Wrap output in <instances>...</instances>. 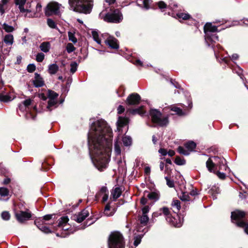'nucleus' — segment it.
<instances>
[{"instance_id": "nucleus-1", "label": "nucleus", "mask_w": 248, "mask_h": 248, "mask_svg": "<svg viewBox=\"0 0 248 248\" xmlns=\"http://www.w3.org/2000/svg\"><path fill=\"white\" fill-rule=\"evenodd\" d=\"M112 132L106 121L93 122L88 135L90 154L93 163L100 170L106 168L109 161Z\"/></svg>"}, {"instance_id": "nucleus-2", "label": "nucleus", "mask_w": 248, "mask_h": 248, "mask_svg": "<svg viewBox=\"0 0 248 248\" xmlns=\"http://www.w3.org/2000/svg\"><path fill=\"white\" fill-rule=\"evenodd\" d=\"M70 9L85 14H90L93 5V0H68Z\"/></svg>"}, {"instance_id": "nucleus-3", "label": "nucleus", "mask_w": 248, "mask_h": 248, "mask_svg": "<svg viewBox=\"0 0 248 248\" xmlns=\"http://www.w3.org/2000/svg\"><path fill=\"white\" fill-rule=\"evenodd\" d=\"M206 167L210 172H215L217 169L229 171L226 165V161L223 157L217 156L209 158L206 162Z\"/></svg>"}, {"instance_id": "nucleus-4", "label": "nucleus", "mask_w": 248, "mask_h": 248, "mask_svg": "<svg viewBox=\"0 0 248 248\" xmlns=\"http://www.w3.org/2000/svg\"><path fill=\"white\" fill-rule=\"evenodd\" d=\"M158 6L159 9L162 10L164 8H167V5L162 1L158 2ZM177 7V4L173 1L170 2L168 6V9L173 11L171 13L168 12V15L174 17L178 18V19H182L183 20H186L189 19L190 17V15L188 14L183 13H176V10L175 9Z\"/></svg>"}, {"instance_id": "nucleus-5", "label": "nucleus", "mask_w": 248, "mask_h": 248, "mask_svg": "<svg viewBox=\"0 0 248 248\" xmlns=\"http://www.w3.org/2000/svg\"><path fill=\"white\" fill-rule=\"evenodd\" d=\"M99 17L106 22L115 23H120L123 18L122 13L118 9L114 10L111 13H105L102 11L100 13Z\"/></svg>"}, {"instance_id": "nucleus-6", "label": "nucleus", "mask_w": 248, "mask_h": 248, "mask_svg": "<svg viewBox=\"0 0 248 248\" xmlns=\"http://www.w3.org/2000/svg\"><path fill=\"white\" fill-rule=\"evenodd\" d=\"M245 215L244 211L235 210L232 212L231 219L232 222L238 227H245V232L248 234V223L246 224L244 219Z\"/></svg>"}, {"instance_id": "nucleus-7", "label": "nucleus", "mask_w": 248, "mask_h": 248, "mask_svg": "<svg viewBox=\"0 0 248 248\" xmlns=\"http://www.w3.org/2000/svg\"><path fill=\"white\" fill-rule=\"evenodd\" d=\"M108 248H124V238L119 232H112L108 240Z\"/></svg>"}, {"instance_id": "nucleus-8", "label": "nucleus", "mask_w": 248, "mask_h": 248, "mask_svg": "<svg viewBox=\"0 0 248 248\" xmlns=\"http://www.w3.org/2000/svg\"><path fill=\"white\" fill-rule=\"evenodd\" d=\"M150 116L152 121L159 126H166L169 124L168 116H162L160 111L156 109H151Z\"/></svg>"}, {"instance_id": "nucleus-9", "label": "nucleus", "mask_w": 248, "mask_h": 248, "mask_svg": "<svg viewBox=\"0 0 248 248\" xmlns=\"http://www.w3.org/2000/svg\"><path fill=\"white\" fill-rule=\"evenodd\" d=\"M160 211L162 212L163 214L165 216L166 220L170 225L175 227H180L182 226V223L178 216L176 215L175 217H172L170 214L168 208L163 207L160 208Z\"/></svg>"}, {"instance_id": "nucleus-10", "label": "nucleus", "mask_w": 248, "mask_h": 248, "mask_svg": "<svg viewBox=\"0 0 248 248\" xmlns=\"http://www.w3.org/2000/svg\"><path fill=\"white\" fill-rule=\"evenodd\" d=\"M32 101L33 100L30 98L27 99L19 104L18 108L22 111H29L26 115L27 119L34 120L35 115L33 114L30 109V106L32 104Z\"/></svg>"}, {"instance_id": "nucleus-11", "label": "nucleus", "mask_w": 248, "mask_h": 248, "mask_svg": "<svg viewBox=\"0 0 248 248\" xmlns=\"http://www.w3.org/2000/svg\"><path fill=\"white\" fill-rule=\"evenodd\" d=\"M62 6L61 4L57 2H50L46 8L45 14L47 16L59 15L60 13V9Z\"/></svg>"}, {"instance_id": "nucleus-12", "label": "nucleus", "mask_w": 248, "mask_h": 248, "mask_svg": "<svg viewBox=\"0 0 248 248\" xmlns=\"http://www.w3.org/2000/svg\"><path fill=\"white\" fill-rule=\"evenodd\" d=\"M184 146L186 149L182 146H179L177 149V151L179 153L181 154L187 155H189L191 152L194 150L196 148V144L194 141H189L186 143L184 144Z\"/></svg>"}, {"instance_id": "nucleus-13", "label": "nucleus", "mask_w": 248, "mask_h": 248, "mask_svg": "<svg viewBox=\"0 0 248 248\" xmlns=\"http://www.w3.org/2000/svg\"><path fill=\"white\" fill-rule=\"evenodd\" d=\"M150 209V208L149 206H144L141 209L142 214L138 216V220L142 226H146L149 222V218L147 214L149 213Z\"/></svg>"}, {"instance_id": "nucleus-14", "label": "nucleus", "mask_w": 248, "mask_h": 248, "mask_svg": "<svg viewBox=\"0 0 248 248\" xmlns=\"http://www.w3.org/2000/svg\"><path fill=\"white\" fill-rule=\"evenodd\" d=\"M140 96L139 94L133 93L127 97L126 100V104L128 106L136 105L140 103Z\"/></svg>"}, {"instance_id": "nucleus-15", "label": "nucleus", "mask_w": 248, "mask_h": 248, "mask_svg": "<svg viewBox=\"0 0 248 248\" xmlns=\"http://www.w3.org/2000/svg\"><path fill=\"white\" fill-rule=\"evenodd\" d=\"M15 216L18 222L23 223L25 221L29 220L31 217V214L27 210L26 211H20L19 213H16Z\"/></svg>"}, {"instance_id": "nucleus-16", "label": "nucleus", "mask_w": 248, "mask_h": 248, "mask_svg": "<svg viewBox=\"0 0 248 248\" xmlns=\"http://www.w3.org/2000/svg\"><path fill=\"white\" fill-rule=\"evenodd\" d=\"M68 221L69 218L67 216L61 217L58 220V227L64 231L68 230L70 227V225L68 223Z\"/></svg>"}, {"instance_id": "nucleus-17", "label": "nucleus", "mask_w": 248, "mask_h": 248, "mask_svg": "<svg viewBox=\"0 0 248 248\" xmlns=\"http://www.w3.org/2000/svg\"><path fill=\"white\" fill-rule=\"evenodd\" d=\"M89 215V213L86 209L83 210L78 215H75L73 216V219L78 223L83 221Z\"/></svg>"}, {"instance_id": "nucleus-18", "label": "nucleus", "mask_w": 248, "mask_h": 248, "mask_svg": "<svg viewBox=\"0 0 248 248\" xmlns=\"http://www.w3.org/2000/svg\"><path fill=\"white\" fill-rule=\"evenodd\" d=\"M34 223L42 232L45 233H49L51 232L49 228L46 226L47 223H44L43 220L36 219L34 220Z\"/></svg>"}, {"instance_id": "nucleus-19", "label": "nucleus", "mask_w": 248, "mask_h": 248, "mask_svg": "<svg viewBox=\"0 0 248 248\" xmlns=\"http://www.w3.org/2000/svg\"><path fill=\"white\" fill-rule=\"evenodd\" d=\"M205 40L206 44L208 46H211L210 43L216 42L218 40V38L215 32L211 33L208 32V33H206V34H205Z\"/></svg>"}, {"instance_id": "nucleus-20", "label": "nucleus", "mask_w": 248, "mask_h": 248, "mask_svg": "<svg viewBox=\"0 0 248 248\" xmlns=\"http://www.w3.org/2000/svg\"><path fill=\"white\" fill-rule=\"evenodd\" d=\"M105 43L111 48L113 49H118L119 45L118 40L112 36H108L105 41Z\"/></svg>"}, {"instance_id": "nucleus-21", "label": "nucleus", "mask_w": 248, "mask_h": 248, "mask_svg": "<svg viewBox=\"0 0 248 248\" xmlns=\"http://www.w3.org/2000/svg\"><path fill=\"white\" fill-rule=\"evenodd\" d=\"M126 113L127 115H135L138 114L142 116L145 113V111L143 110L142 107H141L135 109L126 108Z\"/></svg>"}, {"instance_id": "nucleus-22", "label": "nucleus", "mask_w": 248, "mask_h": 248, "mask_svg": "<svg viewBox=\"0 0 248 248\" xmlns=\"http://www.w3.org/2000/svg\"><path fill=\"white\" fill-rule=\"evenodd\" d=\"M33 82V85L35 87H40L44 85V82L43 78L38 73L35 74V79Z\"/></svg>"}, {"instance_id": "nucleus-23", "label": "nucleus", "mask_w": 248, "mask_h": 248, "mask_svg": "<svg viewBox=\"0 0 248 248\" xmlns=\"http://www.w3.org/2000/svg\"><path fill=\"white\" fill-rule=\"evenodd\" d=\"M151 1V0H137L136 3L139 6L148 10L150 8Z\"/></svg>"}, {"instance_id": "nucleus-24", "label": "nucleus", "mask_w": 248, "mask_h": 248, "mask_svg": "<svg viewBox=\"0 0 248 248\" xmlns=\"http://www.w3.org/2000/svg\"><path fill=\"white\" fill-rule=\"evenodd\" d=\"M98 196H102V201L103 202H106L108 199V191L107 187L102 186L98 194Z\"/></svg>"}, {"instance_id": "nucleus-25", "label": "nucleus", "mask_w": 248, "mask_h": 248, "mask_svg": "<svg viewBox=\"0 0 248 248\" xmlns=\"http://www.w3.org/2000/svg\"><path fill=\"white\" fill-rule=\"evenodd\" d=\"M217 31V27L213 25L211 23H206L204 26V32L205 34L207 32L210 33H214Z\"/></svg>"}, {"instance_id": "nucleus-26", "label": "nucleus", "mask_w": 248, "mask_h": 248, "mask_svg": "<svg viewBox=\"0 0 248 248\" xmlns=\"http://www.w3.org/2000/svg\"><path fill=\"white\" fill-rule=\"evenodd\" d=\"M58 106V101L56 99H49L46 106L47 110L51 111Z\"/></svg>"}, {"instance_id": "nucleus-27", "label": "nucleus", "mask_w": 248, "mask_h": 248, "mask_svg": "<svg viewBox=\"0 0 248 248\" xmlns=\"http://www.w3.org/2000/svg\"><path fill=\"white\" fill-rule=\"evenodd\" d=\"M26 2V0H15V3L16 5H18V8L20 12L24 13L25 11L30 12L29 9L24 8V6Z\"/></svg>"}, {"instance_id": "nucleus-28", "label": "nucleus", "mask_w": 248, "mask_h": 248, "mask_svg": "<svg viewBox=\"0 0 248 248\" xmlns=\"http://www.w3.org/2000/svg\"><path fill=\"white\" fill-rule=\"evenodd\" d=\"M128 123V118L126 117H119L117 121L118 129L127 125Z\"/></svg>"}, {"instance_id": "nucleus-29", "label": "nucleus", "mask_w": 248, "mask_h": 248, "mask_svg": "<svg viewBox=\"0 0 248 248\" xmlns=\"http://www.w3.org/2000/svg\"><path fill=\"white\" fill-rule=\"evenodd\" d=\"M122 194L121 188L119 187H115L111 192V196L114 201H116Z\"/></svg>"}, {"instance_id": "nucleus-30", "label": "nucleus", "mask_w": 248, "mask_h": 248, "mask_svg": "<svg viewBox=\"0 0 248 248\" xmlns=\"http://www.w3.org/2000/svg\"><path fill=\"white\" fill-rule=\"evenodd\" d=\"M114 209H110V203H108L105 208L104 214L107 217L112 216L115 213Z\"/></svg>"}, {"instance_id": "nucleus-31", "label": "nucleus", "mask_w": 248, "mask_h": 248, "mask_svg": "<svg viewBox=\"0 0 248 248\" xmlns=\"http://www.w3.org/2000/svg\"><path fill=\"white\" fill-rule=\"evenodd\" d=\"M50 48V44L49 42H44L40 45L41 50L45 53L48 52Z\"/></svg>"}, {"instance_id": "nucleus-32", "label": "nucleus", "mask_w": 248, "mask_h": 248, "mask_svg": "<svg viewBox=\"0 0 248 248\" xmlns=\"http://www.w3.org/2000/svg\"><path fill=\"white\" fill-rule=\"evenodd\" d=\"M59 70V66L56 64H52L48 66V73L51 75L55 74Z\"/></svg>"}, {"instance_id": "nucleus-33", "label": "nucleus", "mask_w": 248, "mask_h": 248, "mask_svg": "<svg viewBox=\"0 0 248 248\" xmlns=\"http://www.w3.org/2000/svg\"><path fill=\"white\" fill-rule=\"evenodd\" d=\"M3 41L7 45H12L14 42V37L13 35L11 34L6 35L4 37Z\"/></svg>"}, {"instance_id": "nucleus-34", "label": "nucleus", "mask_w": 248, "mask_h": 248, "mask_svg": "<svg viewBox=\"0 0 248 248\" xmlns=\"http://www.w3.org/2000/svg\"><path fill=\"white\" fill-rule=\"evenodd\" d=\"M147 197L150 200L156 201L159 198V194L157 192H152L148 194Z\"/></svg>"}, {"instance_id": "nucleus-35", "label": "nucleus", "mask_w": 248, "mask_h": 248, "mask_svg": "<svg viewBox=\"0 0 248 248\" xmlns=\"http://www.w3.org/2000/svg\"><path fill=\"white\" fill-rule=\"evenodd\" d=\"M122 141L124 146H129L132 144V139L130 136H125L123 138Z\"/></svg>"}, {"instance_id": "nucleus-36", "label": "nucleus", "mask_w": 248, "mask_h": 248, "mask_svg": "<svg viewBox=\"0 0 248 248\" xmlns=\"http://www.w3.org/2000/svg\"><path fill=\"white\" fill-rule=\"evenodd\" d=\"M210 193L212 194V198L215 200L216 199V194L220 193L219 189L218 187L216 186H213L210 190Z\"/></svg>"}, {"instance_id": "nucleus-37", "label": "nucleus", "mask_w": 248, "mask_h": 248, "mask_svg": "<svg viewBox=\"0 0 248 248\" xmlns=\"http://www.w3.org/2000/svg\"><path fill=\"white\" fill-rule=\"evenodd\" d=\"M170 110L175 112V113L179 116L185 115L186 113L179 108L175 106L171 107Z\"/></svg>"}, {"instance_id": "nucleus-38", "label": "nucleus", "mask_w": 248, "mask_h": 248, "mask_svg": "<svg viewBox=\"0 0 248 248\" xmlns=\"http://www.w3.org/2000/svg\"><path fill=\"white\" fill-rule=\"evenodd\" d=\"M171 206L176 208V211L174 210L175 213L178 212L181 208L180 202L178 200H173L171 203Z\"/></svg>"}, {"instance_id": "nucleus-39", "label": "nucleus", "mask_w": 248, "mask_h": 248, "mask_svg": "<svg viewBox=\"0 0 248 248\" xmlns=\"http://www.w3.org/2000/svg\"><path fill=\"white\" fill-rule=\"evenodd\" d=\"M92 36L93 40L98 44H101V41L99 38L98 32L95 31H93L92 32Z\"/></svg>"}, {"instance_id": "nucleus-40", "label": "nucleus", "mask_w": 248, "mask_h": 248, "mask_svg": "<svg viewBox=\"0 0 248 248\" xmlns=\"http://www.w3.org/2000/svg\"><path fill=\"white\" fill-rule=\"evenodd\" d=\"M47 96L49 99H56L58 96V94L54 91L48 90L47 93Z\"/></svg>"}, {"instance_id": "nucleus-41", "label": "nucleus", "mask_w": 248, "mask_h": 248, "mask_svg": "<svg viewBox=\"0 0 248 248\" xmlns=\"http://www.w3.org/2000/svg\"><path fill=\"white\" fill-rule=\"evenodd\" d=\"M120 143L118 141H116L114 143V151L116 155H119L121 154V150L120 148Z\"/></svg>"}, {"instance_id": "nucleus-42", "label": "nucleus", "mask_w": 248, "mask_h": 248, "mask_svg": "<svg viewBox=\"0 0 248 248\" xmlns=\"http://www.w3.org/2000/svg\"><path fill=\"white\" fill-rule=\"evenodd\" d=\"M78 64L77 62H73L70 64V72L74 74L77 70Z\"/></svg>"}, {"instance_id": "nucleus-43", "label": "nucleus", "mask_w": 248, "mask_h": 248, "mask_svg": "<svg viewBox=\"0 0 248 248\" xmlns=\"http://www.w3.org/2000/svg\"><path fill=\"white\" fill-rule=\"evenodd\" d=\"M9 190L4 187H0V195L1 197L7 196L9 195Z\"/></svg>"}, {"instance_id": "nucleus-44", "label": "nucleus", "mask_w": 248, "mask_h": 248, "mask_svg": "<svg viewBox=\"0 0 248 248\" xmlns=\"http://www.w3.org/2000/svg\"><path fill=\"white\" fill-rule=\"evenodd\" d=\"M143 236V234L138 235L134 237V245L135 246L137 247L140 244Z\"/></svg>"}, {"instance_id": "nucleus-45", "label": "nucleus", "mask_w": 248, "mask_h": 248, "mask_svg": "<svg viewBox=\"0 0 248 248\" xmlns=\"http://www.w3.org/2000/svg\"><path fill=\"white\" fill-rule=\"evenodd\" d=\"M66 49L68 53H70L75 50L76 47L72 44L68 43L66 47Z\"/></svg>"}, {"instance_id": "nucleus-46", "label": "nucleus", "mask_w": 248, "mask_h": 248, "mask_svg": "<svg viewBox=\"0 0 248 248\" xmlns=\"http://www.w3.org/2000/svg\"><path fill=\"white\" fill-rule=\"evenodd\" d=\"M3 29L7 32H11L14 31V28L12 26H10L6 23H4L2 25Z\"/></svg>"}, {"instance_id": "nucleus-47", "label": "nucleus", "mask_w": 248, "mask_h": 248, "mask_svg": "<svg viewBox=\"0 0 248 248\" xmlns=\"http://www.w3.org/2000/svg\"><path fill=\"white\" fill-rule=\"evenodd\" d=\"M47 24L48 26L52 29H56L57 28L55 22L51 19L48 18L47 20Z\"/></svg>"}, {"instance_id": "nucleus-48", "label": "nucleus", "mask_w": 248, "mask_h": 248, "mask_svg": "<svg viewBox=\"0 0 248 248\" xmlns=\"http://www.w3.org/2000/svg\"><path fill=\"white\" fill-rule=\"evenodd\" d=\"M11 100V97L8 95L0 94V101L2 102H8Z\"/></svg>"}, {"instance_id": "nucleus-49", "label": "nucleus", "mask_w": 248, "mask_h": 248, "mask_svg": "<svg viewBox=\"0 0 248 248\" xmlns=\"http://www.w3.org/2000/svg\"><path fill=\"white\" fill-rule=\"evenodd\" d=\"M220 170H221L217 169L214 173L217 174L219 178L222 180L226 178V174L223 172H221Z\"/></svg>"}, {"instance_id": "nucleus-50", "label": "nucleus", "mask_w": 248, "mask_h": 248, "mask_svg": "<svg viewBox=\"0 0 248 248\" xmlns=\"http://www.w3.org/2000/svg\"><path fill=\"white\" fill-rule=\"evenodd\" d=\"M174 162L178 165H183L185 164L186 161L184 159H182L179 156H176Z\"/></svg>"}, {"instance_id": "nucleus-51", "label": "nucleus", "mask_w": 248, "mask_h": 248, "mask_svg": "<svg viewBox=\"0 0 248 248\" xmlns=\"http://www.w3.org/2000/svg\"><path fill=\"white\" fill-rule=\"evenodd\" d=\"M30 11V12L25 11L24 13L26 12V14L25 15V16L26 17H28L29 18H33V17H37L39 16V14H38L36 13H31V11Z\"/></svg>"}, {"instance_id": "nucleus-52", "label": "nucleus", "mask_w": 248, "mask_h": 248, "mask_svg": "<svg viewBox=\"0 0 248 248\" xmlns=\"http://www.w3.org/2000/svg\"><path fill=\"white\" fill-rule=\"evenodd\" d=\"M1 216L2 218L5 220H8L10 218V215L9 213L7 211L2 212Z\"/></svg>"}, {"instance_id": "nucleus-53", "label": "nucleus", "mask_w": 248, "mask_h": 248, "mask_svg": "<svg viewBox=\"0 0 248 248\" xmlns=\"http://www.w3.org/2000/svg\"><path fill=\"white\" fill-rule=\"evenodd\" d=\"M68 38L69 41L72 42L74 44L77 42V38L75 37L74 34L71 32H68Z\"/></svg>"}, {"instance_id": "nucleus-54", "label": "nucleus", "mask_w": 248, "mask_h": 248, "mask_svg": "<svg viewBox=\"0 0 248 248\" xmlns=\"http://www.w3.org/2000/svg\"><path fill=\"white\" fill-rule=\"evenodd\" d=\"M180 198L183 201H189L190 200V196L187 193H183Z\"/></svg>"}, {"instance_id": "nucleus-55", "label": "nucleus", "mask_w": 248, "mask_h": 248, "mask_svg": "<svg viewBox=\"0 0 248 248\" xmlns=\"http://www.w3.org/2000/svg\"><path fill=\"white\" fill-rule=\"evenodd\" d=\"M165 179L166 180L167 185L170 187H174V183L173 180H170L168 176H166Z\"/></svg>"}, {"instance_id": "nucleus-56", "label": "nucleus", "mask_w": 248, "mask_h": 248, "mask_svg": "<svg viewBox=\"0 0 248 248\" xmlns=\"http://www.w3.org/2000/svg\"><path fill=\"white\" fill-rule=\"evenodd\" d=\"M45 58V55L44 53L41 52L39 53L36 55V60L38 62H42Z\"/></svg>"}, {"instance_id": "nucleus-57", "label": "nucleus", "mask_w": 248, "mask_h": 248, "mask_svg": "<svg viewBox=\"0 0 248 248\" xmlns=\"http://www.w3.org/2000/svg\"><path fill=\"white\" fill-rule=\"evenodd\" d=\"M54 216V215H46L43 217L42 218H39V219H40L41 220H43L44 223H46V221L49 220L52 218V217Z\"/></svg>"}, {"instance_id": "nucleus-58", "label": "nucleus", "mask_w": 248, "mask_h": 248, "mask_svg": "<svg viewBox=\"0 0 248 248\" xmlns=\"http://www.w3.org/2000/svg\"><path fill=\"white\" fill-rule=\"evenodd\" d=\"M36 67L34 64H29L27 66V70L29 72L31 73L35 70Z\"/></svg>"}, {"instance_id": "nucleus-59", "label": "nucleus", "mask_w": 248, "mask_h": 248, "mask_svg": "<svg viewBox=\"0 0 248 248\" xmlns=\"http://www.w3.org/2000/svg\"><path fill=\"white\" fill-rule=\"evenodd\" d=\"M162 214H163V213L162 211H160V209H159V212H154L152 214V221L154 222V218L158 217L159 216H161Z\"/></svg>"}, {"instance_id": "nucleus-60", "label": "nucleus", "mask_w": 248, "mask_h": 248, "mask_svg": "<svg viewBox=\"0 0 248 248\" xmlns=\"http://www.w3.org/2000/svg\"><path fill=\"white\" fill-rule=\"evenodd\" d=\"M158 152H159V153L161 154V155H162L163 156L166 155L168 153V151H167V150L165 149H164V148H160L158 150Z\"/></svg>"}, {"instance_id": "nucleus-61", "label": "nucleus", "mask_w": 248, "mask_h": 248, "mask_svg": "<svg viewBox=\"0 0 248 248\" xmlns=\"http://www.w3.org/2000/svg\"><path fill=\"white\" fill-rule=\"evenodd\" d=\"M117 110H118V114H121L124 112V108L123 106L119 105L118 107Z\"/></svg>"}, {"instance_id": "nucleus-62", "label": "nucleus", "mask_w": 248, "mask_h": 248, "mask_svg": "<svg viewBox=\"0 0 248 248\" xmlns=\"http://www.w3.org/2000/svg\"><path fill=\"white\" fill-rule=\"evenodd\" d=\"M238 70L236 71V73L241 78L243 79V76H242V69L240 68L239 67H238Z\"/></svg>"}, {"instance_id": "nucleus-63", "label": "nucleus", "mask_w": 248, "mask_h": 248, "mask_svg": "<svg viewBox=\"0 0 248 248\" xmlns=\"http://www.w3.org/2000/svg\"><path fill=\"white\" fill-rule=\"evenodd\" d=\"M42 5L40 3H38L36 6V11L35 13L38 14V13H40L41 11Z\"/></svg>"}, {"instance_id": "nucleus-64", "label": "nucleus", "mask_w": 248, "mask_h": 248, "mask_svg": "<svg viewBox=\"0 0 248 248\" xmlns=\"http://www.w3.org/2000/svg\"><path fill=\"white\" fill-rule=\"evenodd\" d=\"M4 5V4H3L1 2H0V13L1 15L3 14L4 13V12H5V11H4V8H3V5Z\"/></svg>"}]
</instances>
